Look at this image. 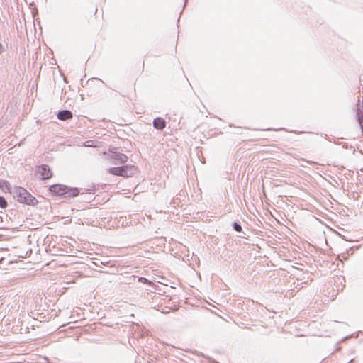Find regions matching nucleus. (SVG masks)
I'll list each match as a JSON object with an SVG mask.
<instances>
[{
  "mask_svg": "<svg viewBox=\"0 0 363 363\" xmlns=\"http://www.w3.org/2000/svg\"><path fill=\"white\" fill-rule=\"evenodd\" d=\"M94 80H99L101 83L102 84H104V81L100 79H98V78H94V79H90L87 81V84H89L91 82H93Z\"/></svg>",
  "mask_w": 363,
  "mask_h": 363,
  "instance_id": "14",
  "label": "nucleus"
},
{
  "mask_svg": "<svg viewBox=\"0 0 363 363\" xmlns=\"http://www.w3.org/2000/svg\"><path fill=\"white\" fill-rule=\"evenodd\" d=\"M57 117L60 121H67L69 119H72L73 117V114L72 111L69 110H62L58 111Z\"/></svg>",
  "mask_w": 363,
  "mask_h": 363,
  "instance_id": "7",
  "label": "nucleus"
},
{
  "mask_svg": "<svg viewBox=\"0 0 363 363\" xmlns=\"http://www.w3.org/2000/svg\"><path fill=\"white\" fill-rule=\"evenodd\" d=\"M138 281L140 283L147 284L149 285H150L152 284V282L150 280H148L147 279H146L145 277H139Z\"/></svg>",
  "mask_w": 363,
  "mask_h": 363,
  "instance_id": "12",
  "label": "nucleus"
},
{
  "mask_svg": "<svg viewBox=\"0 0 363 363\" xmlns=\"http://www.w3.org/2000/svg\"><path fill=\"white\" fill-rule=\"evenodd\" d=\"M4 49L2 44L0 43V55L4 52Z\"/></svg>",
  "mask_w": 363,
  "mask_h": 363,
  "instance_id": "16",
  "label": "nucleus"
},
{
  "mask_svg": "<svg viewBox=\"0 0 363 363\" xmlns=\"http://www.w3.org/2000/svg\"><path fill=\"white\" fill-rule=\"evenodd\" d=\"M137 172V167L135 165H123L108 169V173L123 177H130Z\"/></svg>",
  "mask_w": 363,
  "mask_h": 363,
  "instance_id": "3",
  "label": "nucleus"
},
{
  "mask_svg": "<svg viewBox=\"0 0 363 363\" xmlns=\"http://www.w3.org/2000/svg\"><path fill=\"white\" fill-rule=\"evenodd\" d=\"M110 158L115 164H124L128 161V157L125 154L117 151L116 149L110 151Z\"/></svg>",
  "mask_w": 363,
  "mask_h": 363,
  "instance_id": "4",
  "label": "nucleus"
},
{
  "mask_svg": "<svg viewBox=\"0 0 363 363\" xmlns=\"http://www.w3.org/2000/svg\"><path fill=\"white\" fill-rule=\"evenodd\" d=\"M356 116H357V119L358 123L359 125V127L362 130V132H363V113H362V111H361L359 109V108H358L357 110Z\"/></svg>",
  "mask_w": 363,
  "mask_h": 363,
  "instance_id": "8",
  "label": "nucleus"
},
{
  "mask_svg": "<svg viewBox=\"0 0 363 363\" xmlns=\"http://www.w3.org/2000/svg\"><path fill=\"white\" fill-rule=\"evenodd\" d=\"M38 172L40 174L42 179H48L52 177V172L47 164H41L38 167Z\"/></svg>",
  "mask_w": 363,
  "mask_h": 363,
  "instance_id": "5",
  "label": "nucleus"
},
{
  "mask_svg": "<svg viewBox=\"0 0 363 363\" xmlns=\"http://www.w3.org/2000/svg\"><path fill=\"white\" fill-rule=\"evenodd\" d=\"M233 228L234 230H235L236 232L240 233L242 230L241 225L238 222H234L233 223Z\"/></svg>",
  "mask_w": 363,
  "mask_h": 363,
  "instance_id": "11",
  "label": "nucleus"
},
{
  "mask_svg": "<svg viewBox=\"0 0 363 363\" xmlns=\"http://www.w3.org/2000/svg\"><path fill=\"white\" fill-rule=\"evenodd\" d=\"M49 191L53 196H62L65 199L76 197L80 194L79 189L77 187H69L60 184L50 186Z\"/></svg>",
  "mask_w": 363,
  "mask_h": 363,
  "instance_id": "1",
  "label": "nucleus"
},
{
  "mask_svg": "<svg viewBox=\"0 0 363 363\" xmlns=\"http://www.w3.org/2000/svg\"><path fill=\"white\" fill-rule=\"evenodd\" d=\"M353 362V359H351L348 363H352Z\"/></svg>",
  "mask_w": 363,
  "mask_h": 363,
  "instance_id": "17",
  "label": "nucleus"
},
{
  "mask_svg": "<svg viewBox=\"0 0 363 363\" xmlns=\"http://www.w3.org/2000/svg\"><path fill=\"white\" fill-rule=\"evenodd\" d=\"M11 193L13 194V198L19 203L33 206L37 205L38 203L35 196L21 186H15L13 191H11Z\"/></svg>",
  "mask_w": 363,
  "mask_h": 363,
  "instance_id": "2",
  "label": "nucleus"
},
{
  "mask_svg": "<svg viewBox=\"0 0 363 363\" xmlns=\"http://www.w3.org/2000/svg\"><path fill=\"white\" fill-rule=\"evenodd\" d=\"M95 266L96 267H101V265H106V264H108L109 263V262H93Z\"/></svg>",
  "mask_w": 363,
  "mask_h": 363,
  "instance_id": "13",
  "label": "nucleus"
},
{
  "mask_svg": "<svg viewBox=\"0 0 363 363\" xmlns=\"http://www.w3.org/2000/svg\"><path fill=\"white\" fill-rule=\"evenodd\" d=\"M152 124L155 129L162 130L165 128L167 123L164 118L157 117L153 120Z\"/></svg>",
  "mask_w": 363,
  "mask_h": 363,
  "instance_id": "6",
  "label": "nucleus"
},
{
  "mask_svg": "<svg viewBox=\"0 0 363 363\" xmlns=\"http://www.w3.org/2000/svg\"><path fill=\"white\" fill-rule=\"evenodd\" d=\"M193 354H196L198 356L206 357L205 355L202 352H198V351L193 352Z\"/></svg>",
  "mask_w": 363,
  "mask_h": 363,
  "instance_id": "15",
  "label": "nucleus"
},
{
  "mask_svg": "<svg viewBox=\"0 0 363 363\" xmlns=\"http://www.w3.org/2000/svg\"><path fill=\"white\" fill-rule=\"evenodd\" d=\"M215 363H218V362H215Z\"/></svg>",
  "mask_w": 363,
  "mask_h": 363,
  "instance_id": "19",
  "label": "nucleus"
},
{
  "mask_svg": "<svg viewBox=\"0 0 363 363\" xmlns=\"http://www.w3.org/2000/svg\"><path fill=\"white\" fill-rule=\"evenodd\" d=\"M89 200H91V196L90 195L89 198L88 199Z\"/></svg>",
  "mask_w": 363,
  "mask_h": 363,
  "instance_id": "18",
  "label": "nucleus"
},
{
  "mask_svg": "<svg viewBox=\"0 0 363 363\" xmlns=\"http://www.w3.org/2000/svg\"><path fill=\"white\" fill-rule=\"evenodd\" d=\"M4 187H5L10 192L11 191V185L7 181H0V188L3 189Z\"/></svg>",
  "mask_w": 363,
  "mask_h": 363,
  "instance_id": "9",
  "label": "nucleus"
},
{
  "mask_svg": "<svg viewBox=\"0 0 363 363\" xmlns=\"http://www.w3.org/2000/svg\"><path fill=\"white\" fill-rule=\"evenodd\" d=\"M8 206L7 201L4 196H0V208H5Z\"/></svg>",
  "mask_w": 363,
  "mask_h": 363,
  "instance_id": "10",
  "label": "nucleus"
}]
</instances>
